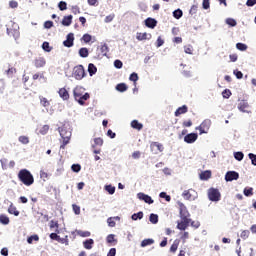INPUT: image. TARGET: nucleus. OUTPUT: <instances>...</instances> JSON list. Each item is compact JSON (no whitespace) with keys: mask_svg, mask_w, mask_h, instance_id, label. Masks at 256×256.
Segmentation results:
<instances>
[{"mask_svg":"<svg viewBox=\"0 0 256 256\" xmlns=\"http://www.w3.org/2000/svg\"><path fill=\"white\" fill-rule=\"evenodd\" d=\"M128 87L127 84L125 83H120L116 86V90L119 91L120 93H125L127 91Z\"/></svg>","mask_w":256,"mask_h":256,"instance_id":"obj_32","label":"nucleus"},{"mask_svg":"<svg viewBox=\"0 0 256 256\" xmlns=\"http://www.w3.org/2000/svg\"><path fill=\"white\" fill-rule=\"evenodd\" d=\"M150 149H151L152 153L157 155L158 153H163V150L165 148L163 147V144H161L159 142H152L150 144Z\"/></svg>","mask_w":256,"mask_h":256,"instance_id":"obj_8","label":"nucleus"},{"mask_svg":"<svg viewBox=\"0 0 256 256\" xmlns=\"http://www.w3.org/2000/svg\"><path fill=\"white\" fill-rule=\"evenodd\" d=\"M7 33L10 37H14V39L19 38V30H13L11 28H7Z\"/></svg>","mask_w":256,"mask_h":256,"instance_id":"obj_28","label":"nucleus"},{"mask_svg":"<svg viewBox=\"0 0 256 256\" xmlns=\"http://www.w3.org/2000/svg\"><path fill=\"white\" fill-rule=\"evenodd\" d=\"M179 213H180V219H190L191 214H189V210H187V206L183 203H179Z\"/></svg>","mask_w":256,"mask_h":256,"instance_id":"obj_7","label":"nucleus"},{"mask_svg":"<svg viewBox=\"0 0 256 256\" xmlns=\"http://www.w3.org/2000/svg\"><path fill=\"white\" fill-rule=\"evenodd\" d=\"M136 39L138 41H147V39H151V34H147L146 32L144 33L138 32L136 34Z\"/></svg>","mask_w":256,"mask_h":256,"instance_id":"obj_17","label":"nucleus"},{"mask_svg":"<svg viewBox=\"0 0 256 256\" xmlns=\"http://www.w3.org/2000/svg\"><path fill=\"white\" fill-rule=\"evenodd\" d=\"M100 51L104 57H107V54L109 53V46H107V44L102 45Z\"/></svg>","mask_w":256,"mask_h":256,"instance_id":"obj_40","label":"nucleus"},{"mask_svg":"<svg viewBox=\"0 0 256 256\" xmlns=\"http://www.w3.org/2000/svg\"><path fill=\"white\" fill-rule=\"evenodd\" d=\"M244 195L245 197H251L253 195V188H245Z\"/></svg>","mask_w":256,"mask_h":256,"instance_id":"obj_50","label":"nucleus"},{"mask_svg":"<svg viewBox=\"0 0 256 256\" xmlns=\"http://www.w3.org/2000/svg\"><path fill=\"white\" fill-rule=\"evenodd\" d=\"M58 93H59L61 99H63V101H69V92L67 91V89L60 88Z\"/></svg>","mask_w":256,"mask_h":256,"instance_id":"obj_18","label":"nucleus"},{"mask_svg":"<svg viewBox=\"0 0 256 256\" xmlns=\"http://www.w3.org/2000/svg\"><path fill=\"white\" fill-rule=\"evenodd\" d=\"M8 213L10 215H14L15 217H19V210H17V207L15 205H13V203L10 204V206L8 207Z\"/></svg>","mask_w":256,"mask_h":256,"instance_id":"obj_21","label":"nucleus"},{"mask_svg":"<svg viewBox=\"0 0 256 256\" xmlns=\"http://www.w3.org/2000/svg\"><path fill=\"white\" fill-rule=\"evenodd\" d=\"M153 243H155V240H153L152 238L144 239L141 242V247H147L149 245H153Z\"/></svg>","mask_w":256,"mask_h":256,"instance_id":"obj_34","label":"nucleus"},{"mask_svg":"<svg viewBox=\"0 0 256 256\" xmlns=\"http://www.w3.org/2000/svg\"><path fill=\"white\" fill-rule=\"evenodd\" d=\"M137 197H138V199H140V201H144L148 205H153V203H154L153 198H151V196H149L143 192L138 193Z\"/></svg>","mask_w":256,"mask_h":256,"instance_id":"obj_10","label":"nucleus"},{"mask_svg":"<svg viewBox=\"0 0 256 256\" xmlns=\"http://www.w3.org/2000/svg\"><path fill=\"white\" fill-rule=\"evenodd\" d=\"M5 73L9 79H13V77L15 76V73H17V68L13 66H9V68L5 71Z\"/></svg>","mask_w":256,"mask_h":256,"instance_id":"obj_22","label":"nucleus"},{"mask_svg":"<svg viewBox=\"0 0 256 256\" xmlns=\"http://www.w3.org/2000/svg\"><path fill=\"white\" fill-rule=\"evenodd\" d=\"M130 81H133L134 83H137V81H139V75H137V73L133 72L130 77H129Z\"/></svg>","mask_w":256,"mask_h":256,"instance_id":"obj_49","label":"nucleus"},{"mask_svg":"<svg viewBox=\"0 0 256 256\" xmlns=\"http://www.w3.org/2000/svg\"><path fill=\"white\" fill-rule=\"evenodd\" d=\"M184 52L187 55H193V45L188 44V45L184 46Z\"/></svg>","mask_w":256,"mask_h":256,"instance_id":"obj_38","label":"nucleus"},{"mask_svg":"<svg viewBox=\"0 0 256 256\" xmlns=\"http://www.w3.org/2000/svg\"><path fill=\"white\" fill-rule=\"evenodd\" d=\"M180 243H181L180 239H175L173 244L170 247V253H177V249H179Z\"/></svg>","mask_w":256,"mask_h":256,"instance_id":"obj_24","label":"nucleus"},{"mask_svg":"<svg viewBox=\"0 0 256 256\" xmlns=\"http://www.w3.org/2000/svg\"><path fill=\"white\" fill-rule=\"evenodd\" d=\"M75 41V35L73 33H69L66 36V40L63 42L64 47H73Z\"/></svg>","mask_w":256,"mask_h":256,"instance_id":"obj_11","label":"nucleus"},{"mask_svg":"<svg viewBox=\"0 0 256 256\" xmlns=\"http://www.w3.org/2000/svg\"><path fill=\"white\" fill-rule=\"evenodd\" d=\"M91 35L89 34H84L82 37V40L84 41V43H91Z\"/></svg>","mask_w":256,"mask_h":256,"instance_id":"obj_60","label":"nucleus"},{"mask_svg":"<svg viewBox=\"0 0 256 256\" xmlns=\"http://www.w3.org/2000/svg\"><path fill=\"white\" fill-rule=\"evenodd\" d=\"M73 77L77 81H81V79H83V77H85V68L83 67V65H78V66L74 67Z\"/></svg>","mask_w":256,"mask_h":256,"instance_id":"obj_5","label":"nucleus"},{"mask_svg":"<svg viewBox=\"0 0 256 256\" xmlns=\"http://www.w3.org/2000/svg\"><path fill=\"white\" fill-rule=\"evenodd\" d=\"M211 175H212L211 170H205L200 173L199 177L201 181H209V179H211Z\"/></svg>","mask_w":256,"mask_h":256,"instance_id":"obj_15","label":"nucleus"},{"mask_svg":"<svg viewBox=\"0 0 256 256\" xmlns=\"http://www.w3.org/2000/svg\"><path fill=\"white\" fill-rule=\"evenodd\" d=\"M117 255V249L111 248L107 254V256H115Z\"/></svg>","mask_w":256,"mask_h":256,"instance_id":"obj_64","label":"nucleus"},{"mask_svg":"<svg viewBox=\"0 0 256 256\" xmlns=\"http://www.w3.org/2000/svg\"><path fill=\"white\" fill-rule=\"evenodd\" d=\"M145 25L146 27H148L149 29H155V27H157V20L153 19V18H147L145 20Z\"/></svg>","mask_w":256,"mask_h":256,"instance_id":"obj_16","label":"nucleus"},{"mask_svg":"<svg viewBox=\"0 0 256 256\" xmlns=\"http://www.w3.org/2000/svg\"><path fill=\"white\" fill-rule=\"evenodd\" d=\"M58 7L60 9V11H65L67 10V2L65 1H60L58 4Z\"/></svg>","mask_w":256,"mask_h":256,"instance_id":"obj_48","label":"nucleus"},{"mask_svg":"<svg viewBox=\"0 0 256 256\" xmlns=\"http://www.w3.org/2000/svg\"><path fill=\"white\" fill-rule=\"evenodd\" d=\"M239 179V173L235 171H228L225 175V181H237Z\"/></svg>","mask_w":256,"mask_h":256,"instance_id":"obj_12","label":"nucleus"},{"mask_svg":"<svg viewBox=\"0 0 256 256\" xmlns=\"http://www.w3.org/2000/svg\"><path fill=\"white\" fill-rule=\"evenodd\" d=\"M159 197L161 198V199H165L166 201H171V196H169V195H167V193L166 192H161L160 194H159Z\"/></svg>","mask_w":256,"mask_h":256,"instance_id":"obj_52","label":"nucleus"},{"mask_svg":"<svg viewBox=\"0 0 256 256\" xmlns=\"http://www.w3.org/2000/svg\"><path fill=\"white\" fill-rule=\"evenodd\" d=\"M191 223V218H182V221L177 222V229L179 231H185L187 227H189V224Z\"/></svg>","mask_w":256,"mask_h":256,"instance_id":"obj_9","label":"nucleus"},{"mask_svg":"<svg viewBox=\"0 0 256 256\" xmlns=\"http://www.w3.org/2000/svg\"><path fill=\"white\" fill-rule=\"evenodd\" d=\"M95 243V241L93 239H88V240H85L83 242V245H84V249H93V244Z\"/></svg>","mask_w":256,"mask_h":256,"instance_id":"obj_29","label":"nucleus"},{"mask_svg":"<svg viewBox=\"0 0 256 256\" xmlns=\"http://www.w3.org/2000/svg\"><path fill=\"white\" fill-rule=\"evenodd\" d=\"M226 23H227V25H230V27H235L237 25V21H235V19H233V18H228L226 20Z\"/></svg>","mask_w":256,"mask_h":256,"instance_id":"obj_53","label":"nucleus"},{"mask_svg":"<svg viewBox=\"0 0 256 256\" xmlns=\"http://www.w3.org/2000/svg\"><path fill=\"white\" fill-rule=\"evenodd\" d=\"M73 95L75 101L79 103V105H85V101L89 99V93H85V88L82 86H76L73 90Z\"/></svg>","mask_w":256,"mask_h":256,"instance_id":"obj_2","label":"nucleus"},{"mask_svg":"<svg viewBox=\"0 0 256 256\" xmlns=\"http://www.w3.org/2000/svg\"><path fill=\"white\" fill-rule=\"evenodd\" d=\"M222 97H224V99H229V97H231V90L225 89V90L222 92Z\"/></svg>","mask_w":256,"mask_h":256,"instance_id":"obj_54","label":"nucleus"},{"mask_svg":"<svg viewBox=\"0 0 256 256\" xmlns=\"http://www.w3.org/2000/svg\"><path fill=\"white\" fill-rule=\"evenodd\" d=\"M45 63V58H38L34 61V65L37 67V69L45 67Z\"/></svg>","mask_w":256,"mask_h":256,"instance_id":"obj_27","label":"nucleus"},{"mask_svg":"<svg viewBox=\"0 0 256 256\" xmlns=\"http://www.w3.org/2000/svg\"><path fill=\"white\" fill-rule=\"evenodd\" d=\"M131 127L132 129H136V131H141V129H143V125L139 123L138 120H133L131 122Z\"/></svg>","mask_w":256,"mask_h":256,"instance_id":"obj_26","label":"nucleus"},{"mask_svg":"<svg viewBox=\"0 0 256 256\" xmlns=\"http://www.w3.org/2000/svg\"><path fill=\"white\" fill-rule=\"evenodd\" d=\"M94 143L95 145H98L99 147H101V145H103V138H95Z\"/></svg>","mask_w":256,"mask_h":256,"instance_id":"obj_63","label":"nucleus"},{"mask_svg":"<svg viewBox=\"0 0 256 256\" xmlns=\"http://www.w3.org/2000/svg\"><path fill=\"white\" fill-rule=\"evenodd\" d=\"M71 23H73V15L64 16L62 25H64V27H69Z\"/></svg>","mask_w":256,"mask_h":256,"instance_id":"obj_23","label":"nucleus"},{"mask_svg":"<svg viewBox=\"0 0 256 256\" xmlns=\"http://www.w3.org/2000/svg\"><path fill=\"white\" fill-rule=\"evenodd\" d=\"M10 222H11V220L8 218L7 215H5V214L0 215V223L2 225H9Z\"/></svg>","mask_w":256,"mask_h":256,"instance_id":"obj_31","label":"nucleus"},{"mask_svg":"<svg viewBox=\"0 0 256 256\" xmlns=\"http://www.w3.org/2000/svg\"><path fill=\"white\" fill-rule=\"evenodd\" d=\"M143 217V212H138V213H134L132 216H131V219L133 221H137V219H141Z\"/></svg>","mask_w":256,"mask_h":256,"instance_id":"obj_45","label":"nucleus"},{"mask_svg":"<svg viewBox=\"0 0 256 256\" xmlns=\"http://www.w3.org/2000/svg\"><path fill=\"white\" fill-rule=\"evenodd\" d=\"M42 49H43L44 51H46L47 53H50V51H51V46H49V42H43V44H42Z\"/></svg>","mask_w":256,"mask_h":256,"instance_id":"obj_51","label":"nucleus"},{"mask_svg":"<svg viewBox=\"0 0 256 256\" xmlns=\"http://www.w3.org/2000/svg\"><path fill=\"white\" fill-rule=\"evenodd\" d=\"M243 157H245V154H243V152L234 153V158L236 159V161H243Z\"/></svg>","mask_w":256,"mask_h":256,"instance_id":"obj_42","label":"nucleus"},{"mask_svg":"<svg viewBox=\"0 0 256 256\" xmlns=\"http://www.w3.org/2000/svg\"><path fill=\"white\" fill-rule=\"evenodd\" d=\"M18 141H19L20 143H22V145H28V143H29V137H27V136H20V137L18 138Z\"/></svg>","mask_w":256,"mask_h":256,"instance_id":"obj_41","label":"nucleus"},{"mask_svg":"<svg viewBox=\"0 0 256 256\" xmlns=\"http://www.w3.org/2000/svg\"><path fill=\"white\" fill-rule=\"evenodd\" d=\"M211 128V120H204L198 127H196V131H200V135L204 133H209V129Z\"/></svg>","mask_w":256,"mask_h":256,"instance_id":"obj_6","label":"nucleus"},{"mask_svg":"<svg viewBox=\"0 0 256 256\" xmlns=\"http://www.w3.org/2000/svg\"><path fill=\"white\" fill-rule=\"evenodd\" d=\"M208 199H209V201H213L214 203L221 201V192H219V189L209 188L208 189Z\"/></svg>","mask_w":256,"mask_h":256,"instance_id":"obj_3","label":"nucleus"},{"mask_svg":"<svg viewBox=\"0 0 256 256\" xmlns=\"http://www.w3.org/2000/svg\"><path fill=\"white\" fill-rule=\"evenodd\" d=\"M76 233L79 237H91V232L89 231L76 230Z\"/></svg>","mask_w":256,"mask_h":256,"instance_id":"obj_36","label":"nucleus"},{"mask_svg":"<svg viewBox=\"0 0 256 256\" xmlns=\"http://www.w3.org/2000/svg\"><path fill=\"white\" fill-rule=\"evenodd\" d=\"M60 136L63 139L60 149H65V147H67V145H69V141H71V132L62 128L60 130Z\"/></svg>","mask_w":256,"mask_h":256,"instance_id":"obj_4","label":"nucleus"},{"mask_svg":"<svg viewBox=\"0 0 256 256\" xmlns=\"http://www.w3.org/2000/svg\"><path fill=\"white\" fill-rule=\"evenodd\" d=\"M193 193H197V192H195L194 189L185 190V191L182 193V197H184L185 199H187L188 201H190L191 199H193Z\"/></svg>","mask_w":256,"mask_h":256,"instance_id":"obj_19","label":"nucleus"},{"mask_svg":"<svg viewBox=\"0 0 256 256\" xmlns=\"http://www.w3.org/2000/svg\"><path fill=\"white\" fill-rule=\"evenodd\" d=\"M17 177L20 183L25 185V187H31V185L35 183V178L33 177V174L27 169H21L18 172Z\"/></svg>","mask_w":256,"mask_h":256,"instance_id":"obj_1","label":"nucleus"},{"mask_svg":"<svg viewBox=\"0 0 256 256\" xmlns=\"http://www.w3.org/2000/svg\"><path fill=\"white\" fill-rule=\"evenodd\" d=\"M107 223H108V227H115L116 223H115V218L113 217H109L107 219Z\"/></svg>","mask_w":256,"mask_h":256,"instance_id":"obj_55","label":"nucleus"},{"mask_svg":"<svg viewBox=\"0 0 256 256\" xmlns=\"http://www.w3.org/2000/svg\"><path fill=\"white\" fill-rule=\"evenodd\" d=\"M71 169H72V171H74V173H79V171H81V165H79V164H73V165L71 166Z\"/></svg>","mask_w":256,"mask_h":256,"instance_id":"obj_56","label":"nucleus"},{"mask_svg":"<svg viewBox=\"0 0 256 256\" xmlns=\"http://www.w3.org/2000/svg\"><path fill=\"white\" fill-rule=\"evenodd\" d=\"M40 103L43 107H49V105H51L49 100H47L45 97H40Z\"/></svg>","mask_w":256,"mask_h":256,"instance_id":"obj_43","label":"nucleus"},{"mask_svg":"<svg viewBox=\"0 0 256 256\" xmlns=\"http://www.w3.org/2000/svg\"><path fill=\"white\" fill-rule=\"evenodd\" d=\"M248 157L251 160L252 165L256 166V155L253 153H249Z\"/></svg>","mask_w":256,"mask_h":256,"instance_id":"obj_58","label":"nucleus"},{"mask_svg":"<svg viewBox=\"0 0 256 256\" xmlns=\"http://www.w3.org/2000/svg\"><path fill=\"white\" fill-rule=\"evenodd\" d=\"M88 73H89L90 77H93V75H95V73H97V66L93 63H90L88 65Z\"/></svg>","mask_w":256,"mask_h":256,"instance_id":"obj_25","label":"nucleus"},{"mask_svg":"<svg viewBox=\"0 0 256 256\" xmlns=\"http://www.w3.org/2000/svg\"><path fill=\"white\" fill-rule=\"evenodd\" d=\"M79 55H80V57H82L84 59L89 57V49H87V48H80L79 49Z\"/></svg>","mask_w":256,"mask_h":256,"instance_id":"obj_33","label":"nucleus"},{"mask_svg":"<svg viewBox=\"0 0 256 256\" xmlns=\"http://www.w3.org/2000/svg\"><path fill=\"white\" fill-rule=\"evenodd\" d=\"M187 111H189V108L187 107V105H183L182 107H179L174 115L175 117H179V115H185V113H187Z\"/></svg>","mask_w":256,"mask_h":256,"instance_id":"obj_20","label":"nucleus"},{"mask_svg":"<svg viewBox=\"0 0 256 256\" xmlns=\"http://www.w3.org/2000/svg\"><path fill=\"white\" fill-rule=\"evenodd\" d=\"M198 137L199 135H197V133H190L184 137V141L185 143H189V144L195 143Z\"/></svg>","mask_w":256,"mask_h":256,"instance_id":"obj_13","label":"nucleus"},{"mask_svg":"<svg viewBox=\"0 0 256 256\" xmlns=\"http://www.w3.org/2000/svg\"><path fill=\"white\" fill-rule=\"evenodd\" d=\"M149 221L153 225H156V223H159V216L157 214H150Z\"/></svg>","mask_w":256,"mask_h":256,"instance_id":"obj_35","label":"nucleus"},{"mask_svg":"<svg viewBox=\"0 0 256 256\" xmlns=\"http://www.w3.org/2000/svg\"><path fill=\"white\" fill-rule=\"evenodd\" d=\"M113 19H115V14H110L108 16L105 17V23H111V21H113Z\"/></svg>","mask_w":256,"mask_h":256,"instance_id":"obj_61","label":"nucleus"},{"mask_svg":"<svg viewBox=\"0 0 256 256\" xmlns=\"http://www.w3.org/2000/svg\"><path fill=\"white\" fill-rule=\"evenodd\" d=\"M33 241H39V235L34 234L27 238V243H29V245H33Z\"/></svg>","mask_w":256,"mask_h":256,"instance_id":"obj_37","label":"nucleus"},{"mask_svg":"<svg viewBox=\"0 0 256 256\" xmlns=\"http://www.w3.org/2000/svg\"><path fill=\"white\" fill-rule=\"evenodd\" d=\"M114 67H116V69H121L123 67V62L121 60H115Z\"/></svg>","mask_w":256,"mask_h":256,"instance_id":"obj_62","label":"nucleus"},{"mask_svg":"<svg viewBox=\"0 0 256 256\" xmlns=\"http://www.w3.org/2000/svg\"><path fill=\"white\" fill-rule=\"evenodd\" d=\"M106 191L110 194L113 195L115 193V187L112 185H107L106 186Z\"/></svg>","mask_w":256,"mask_h":256,"instance_id":"obj_59","label":"nucleus"},{"mask_svg":"<svg viewBox=\"0 0 256 256\" xmlns=\"http://www.w3.org/2000/svg\"><path fill=\"white\" fill-rule=\"evenodd\" d=\"M238 109L242 113H249V102L245 100L240 101L238 104Z\"/></svg>","mask_w":256,"mask_h":256,"instance_id":"obj_14","label":"nucleus"},{"mask_svg":"<svg viewBox=\"0 0 256 256\" xmlns=\"http://www.w3.org/2000/svg\"><path fill=\"white\" fill-rule=\"evenodd\" d=\"M72 209L75 215H81V207H79L77 204H73Z\"/></svg>","mask_w":256,"mask_h":256,"instance_id":"obj_46","label":"nucleus"},{"mask_svg":"<svg viewBox=\"0 0 256 256\" xmlns=\"http://www.w3.org/2000/svg\"><path fill=\"white\" fill-rule=\"evenodd\" d=\"M236 48L238 49V51H247V46L243 43H237Z\"/></svg>","mask_w":256,"mask_h":256,"instance_id":"obj_47","label":"nucleus"},{"mask_svg":"<svg viewBox=\"0 0 256 256\" xmlns=\"http://www.w3.org/2000/svg\"><path fill=\"white\" fill-rule=\"evenodd\" d=\"M50 229H55V233H60L59 231V222L55 220L50 221Z\"/></svg>","mask_w":256,"mask_h":256,"instance_id":"obj_30","label":"nucleus"},{"mask_svg":"<svg viewBox=\"0 0 256 256\" xmlns=\"http://www.w3.org/2000/svg\"><path fill=\"white\" fill-rule=\"evenodd\" d=\"M249 235H251V232L249 230H243L240 234L241 239H249Z\"/></svg>","mask_w":256,"mask_h":256,"instance_id":"obj_44","label":"nucleus"},{"mask_svg":"<svg viewBox=\"0 0 256 256\" xmlns=\"http://www.w3.org/2000/svg\"><path fill=\"white\" fill-rule=\"evenodd\" d=\"M71 11L74 15H79V13H81V8H79V6H72Z\"/></svg>","mask_w":256,"mask_h":256,"instance_id":"obj_57","label":"nucleus"},{"mask_svg":"<svg viewBox=\"0 0 256 256\" xmlns=\"http://www.w3.org/2000/svg\"><path fill=\"white\" fill-rule=\"evenodd\" d=\"M173 17L175 19H181L183 17V10L177 9L173 12Z\"/></svg>","mask_w":256,"mask_h":256,"instance_id":"obj_39","label":"nucleus"}]
</instances>
